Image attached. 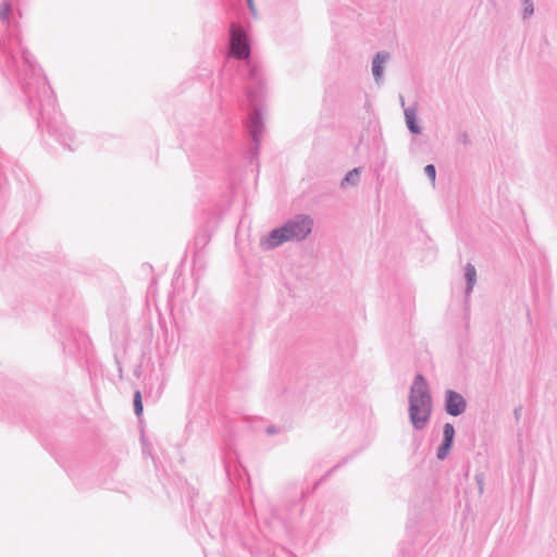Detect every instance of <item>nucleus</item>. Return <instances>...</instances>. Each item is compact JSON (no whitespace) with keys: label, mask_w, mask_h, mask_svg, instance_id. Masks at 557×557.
Listing matches in <instances>:
<instances>
[{"label":"nucleus","mask_w":557,"mask_h":557,"mask_svg":"<svg viewBox=\"0 0 557 557\" xmlns=\"http://www.w3.org/2000/svg\"><path fill=\"white\" fill-rule=\"evenodd\" d=\"M0 46L8 54V65L18 67V78L28 110L37 116L38 125L45 127L61 145L74 151L77 148L75 136L65 124L62 113L57 110L53 90L32 53L22 49L21 64H17L16 58L11 50L7 49L5 42L1 41Z\"/></svg>","instance_id":"1"},{"label":"nucleus","mask_w":557,"mask_h":557,"mask_svg":"<svg viewBox=\"0 0 557 557\" xmlns=\"http://www.w3.org/2000/svg\"><path fill=\"white\" fill-rule=\"evenodd\" d=\"M250 42L245 29L236 23L230 27L228 55L244 60L243 70L247 72L246 94L252 102L259 101L262 95V71L261 67L250 60Z\"/></svg>","instance_id":"2"},{"label":"nucleus","mask_w":557,"mask_h":557,"mask_svg":"<svg viewBox=\"0 0 557 557\" xmlns=\"http://www.w3.org/2000/svg\"><path fill=\"white\" fill-rule=\"evenodd\" d=\"M312 227L313 220L309 215L297 214L261 238L260 246L264 250H271L286 242H301L311 233Z\"/></svg>","instance_id":"3"},{"label":"nucleus","mask_w":557,"mask_h":557,"mask_svg":"<svg viewBox=\"0 0 557 557\" xmlns=\"http://www.w3.org/2000/svg\"><path fill=\"white\" fill-rule=\"evenodd\" d=\"M262 94H264V83L263 82H262ZM262 98H263V95H261V98L257 102H252L251 100H249L250 104L253 109L250 112L247 127H248V132H249L251 141H252V145H253V148H252L253 156H257V153L259 151L261 134L263 132V120H262L261 111L257 108V106L261 102ZM248 99H250V98L248 97Z\"/></svg>","instance_id":"4"},{"label":"nucleus","mask_w":557,"mask_h":557,"mask_svg":"<svg viewBox=\"0 0 557 557\" xmlns=\"http://www.w3.org/2000/svg\"><path fill=\"white\" fill-rule=\"evenodd\" d=\"M409 419L414 430H423L430 421L432 405L418 403L412 399L409 401Z\"/></svg>","instance_id":"5"},{"label":"nucleus","mask_w":557,"mask_h":557,"mask_svg":"<svg viewBox=\"0 0 557 557\" xmlns=\"http://www.w3.org/2000/svg\"><path fill=\"white\" fill-rule=\"evenodd\" d=\"M412 399L421 403V405H432V396L430 393L429 384L424 375L421 373L416 374L410 387L408 401H411Z\"/></svg>","instance_id":"6"},{"label":"nucleus","mask_w":557,"mask_h":557,"mask_svg":"<svg viewBox=\"0 0 557 557\" xmlns=\"http://www.w3.org/2000/svg\"><path fill=\"white\" fill-rule=\"evenodd\" d=\"M467 401L465 397L453 389L445 392V410L449 416L458 417L466 411Z\"/></svg>","instance_id":"7"},{"label":"nucleus","mask_w":557,"mask_h":557,"mask_svg":"<svg viewBox=\"0 0 557 557\" xmlns=\"http://www.w3.org/2000/svg\"><path fill=\"white\" fill-rule=\"evenodd\" d=\"M455 434L454 425L449 422L445 423L443 426V440L436 450V458L438 460H444L448 456L454 445Z\"/></svg>","instance_id":"8"},{"label":"nucleus","mask_w":557,"mask_h":557,"mask_svg":"<svg viewBox=\"0 0 557 557\" xmlns=\"http://www.w3.org/2000/svg\"><path fill=\"white\" fill-rule=\"evenodd\" d=\"M389 59V53L386 51L377 52L372 59V74L376 84L383 81L384 65Z\"/></svg>","instance_id":"9"},{"label":"nucleus","mask_w":557,"mask_h":557,"mask_svg":"<svg viewBox=\"0 0 557 557\" xmlns=\"http://www.w3.org/2000/svg\"><path fill=\"white\" fill-rule=\"evenodd\" d=\"M406 125L409 132L413 135H419L422 128L419 126L417 121V109L414 107H408L404 109Z\"/></svg>","instance_id":"10"},{"label":"nucleus","mask_w":557,"mask_h":557,"mask_svg":"<svg viewBox=\"0 0 557 557\" xmlns=\"http://www.w3.org/2000/svg\"><path fill=\"white\" fill-rule=\"evenodd\" d=\"M465 280H466V288H465V298L468 299L473 290V287L476 283V270L473 264L467 263L465 267Z\"/></svg>","instance_id":"11"},{"label":"nucleus","mask_w":557,"mask_h":557,"mask_svg":"<svg viewBox=\"0 0 557 557\" xmlns=\"http://www.w3.org/2000/svg\"><path fill=\"white\" fill-rule=\"evenodd\" d=\"M359 174H360V171L358 168H355V169L348 171L346 173V175L344 176V178L342 180L341 186L345 187L348 185H351V186L357 185L358 181H359Z\"/></svg>","instance_id":"12"},{"label":"nucleus","mask_w":557,"mask_h":557,"mask_svg":"<svg viewBox=\"0 0 557 557\" xmlns=\"http://www.w3.org/2000/svg\"><path fill=\"white\" fill-rule=\"evenodd\" d=\"M133 405H134V412H135L136 417L139 418L143 414V410H144L141 393L139 391H136L134 393Z\"/></svg>","instance_id":"13"},{"label":"nucleus","mask_w":557,"mask_h":557,"mask_svg":"<svg viewBox=\"0 0 557 557\" xmlns=\"http://www.w3.org/2000/svg\"><path fill=\"white\" fill-rule=\"evenodd\" d=\"M534 13V3L532 0H522V18L527 20Z\"/></svg>","instance_id":"14"},{"label":"nucleus","mask_w":557,"mask_h":557,"mask_svg":"<svg viewBox=\"0 0 557 557\" xmlns=\"http://www.w3.org/2000/svg\"><path fill=\"white\" fill-rule=\"evenodd\" d=\"M11 3L8 0H4L2 3V8L0 9V21L3 23H9V15L11 13Z\"/></svg>","instance_id":"15"},{"label":"nucleus","mask_w":557,"mask_h":557,"mask_svg":"<svg viewBox=\"0 0 557 557\" xmlns=\"http://www.w3.org/2000/svg\"><path fill=\"white\" fill-rule=\"evenodd\" d=\"M457 141L461 145H463L465 147H468L471 145V139L469 137V135L467 134V132H459L457 134Z\"/></svg>","instance_id":"16"},{"label":"nucleus","mask_w":557,"mask_h":557,"mask_svg":"<svg viewBox=\"0 0 557 557\" xmlns=\"http://www.w3.org/2000/svg\"><path fill=\"white\" fill-rule=\"evenodd\" d=\"M424 173L425 175L432 181L434 182L435 178H436V169H435V165L434 164H426L425 168H424Z\"/></svg>","instance_id":"17"},{"label":"nucleus","mask_w":557,"mask_h":557,"mask_svg":"<svg viewBox=\"0 0 557 557\" xmlns=\"http://www.w3.org/2000/svg\"><path fill=\"white\" fill-rule=\"evenodd\" d=\"M342 465H343V462H339V463H337L336 466H334L332 469H330V470L325 473V475H324V476H323L319 482H317V483H315V486H318L322 480H324L325 478L330 476V475H331L334 471H336V470H337Z\"/></svg>","instance_id":"18"},{"label":"nucleus","mask_w":557,"mask_h":557,"mask_svg":"<svg viewBox=\"0 0 557 557\" xmlns=\"http://www.w3.org/2000/svg\"><path fill=\"white\" fill-rule=\"evenodd\" d=\"M280 432V429L275 425H269L267 429H265V433L268 435H274V434H277Z\"/></svg>","instance_id":"19"},{"label":"nucleus","mask_w":557,"mask_h":557,"mask_svg":"<svg viewBox=\"0 0 557 557\" xmlns=\"http://www.w3.org/2000/svg\"><path fill=\"white\" fill-rule=\"evenodd\" d=\"M246 1H247V4H248V8H249V11H250L251 15L256 17L257 16V10H256L253 0H246Z\"/></svg>","instance_id":"20"},{"label":"nucleus","mask_w":557,"mask_h":557,"mask_svg":"<svg viewBox=\"0 0 557 557\" xmlns=\"http://www.w3.org/2000/svg\"><path fill=\"white\" fill-rule=\"evenodd\" d=\"M521 410H522V407H521V406H518V407L513 410V416H515L516 421H519L520 416H521Z\"/></svg>","instance_id":"21"},{"label":"nucleus","mask_w":557,"mask_h":557,"mask_svg":"<svg viewBox=\"0 0 557 557\" xmlns=\"http://www.w3.org/2000/svg\"><path fill=\"white\" fill-rule=\"evenodd\" d=\"M141 374V366L140 364H137L136 368L134 369V375L136 377H139Z\"/></svg>","instance_id":"22"},{"label":"nucleus","mask_w":557,"mask_h":557,"mask_svg":"<svg viewBox=\"0 0 557 557\" xmlns=\"http://www.w3.org/2000/svg\"><path fill=\"white\" fill-rule=\"evenodd\" d=\"M116 366H117L119 377L122 379L123 377V368L119 360H116Z\"/></svg>","instance_id":"23"},{"label":"nucleus","mask_w":557,"mask_h":557,"mask_svg":"<svg viewBox=\"0 0 557 557\" xmlns=\"http://www.w3.org/2000/svg\"><path fill=\"white\" fill-rule=\"evenodd\" d=\"M400 102H401V106L404 107L405 106V99L403 96H400Z\"/></svg>","instance_id":"24"},{"label":"nucleus","mask_w":557,"mask_h":557,"mask_svg":"<svg viewBox=\"0 0 557 557\" xmlns=\"http://www.w3.org/2000/svg\"><path fill=\"white\" fill-rule=\"evenodd\" d=\"M479 485H480V492H482L483 487H482L481 481H479Z\"/></svg>","instance_id":"25"}]
</instances>
